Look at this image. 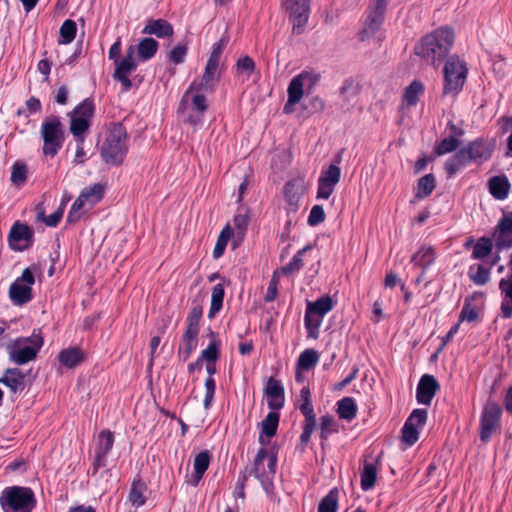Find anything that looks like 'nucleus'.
I'll return each instance as SVG.
<instances>
[{
    "label": "nucleus",
    "instance_id": "nucleus-1",
    "mask_svg": "<svg viewBox=\"0 0 512 512\" xmlns=\"http://www.w3.org/2000/svg\"><path fill=\"white\" fill-rule=\"evenodd\" d=\"M455 35L452 28L443 26L424 35L414 47V53L426 63L438 67L454 44Z\"/></svg>",
    "mask_w": 512,
    "mask_h": 512
},
{
    "label": "nucleus",
    "instance_id": "nucleus-2",
    "mask_svg": "<svg viewBox=\"0 0 512 512\" xmlns=\"http://www.w3.org/2000/svg\"><path fill=\"white\" fill-rule=\"evenodd\" d=\"M494 151V143L482 137L476 138L468 142L464 147L460 148L456 153L449 157L444 169L449 178L455 176L468 163H483L488 161Z\"/></svg>",
    "mask_w": 512,
    "mask_h": 512
},
{
    "label": "nucleus",
    "instance_id": "nucleus-3",
    "mask_svg": "<svg viewBox=\"0 0 512 512\" xmlns=\"http://www.w3.org/2000/svg\"><path fill=\"white\" fill-rule=\"evenodd\" d=\"M43 345L44 338L42 334L34 330L28 337L20 336L12 339L6 344L5 349L8 353L9 361L22 366L34 361Z\"/></svg>",
    "mask_w": 512,
    "mask_h": 512
},
{
    "label": "nucleus",
    "instance_id": "nucleus-4",
    "mask_svg": "<svg viewBox=\"0 0 512 512\" xmlns=\"http://www.w3.org/2000/svg\"><path fill=\"white\" fill-rule=\"evenodd\" d=\"M468 76V66L464 59L452 54L445 59L443 67L442 94L457 96L463 89Z\"/></svg>",
    "mask_w": 512,
    "mask_h": 512
},
{
    "label": "nucleus",
    "instance_id": "nucleus-5",
    "mask_svg": "<svg viewBox=\"0 0 512 512\" xmlns=\"http://www.w3.org/2000/svg\"><path fill=\"white\" fill-rule=\"evenodd\" d=\"M126 139L127 131L124 125L122 123L114 124L100 149L105 163L113 166L122 164L128 151Z\"/></svg>",
    "mask_w": 512,
    "mask_h": 512
},
{
    "label": "nucleus",
    "instance_id": "nucleus-6",
    "mask_svg": "<svg viewBox=\"0 0 512 512\" xmlns=\"http://www.w3.org/2000/svg\"><path fill=\"white\" fill-rule=\"evenodd\" d=\"M276 465V453L268 452L266 448L261 447L249 470V475H253L260 482L266 494H270L274 488L273 479L276 474Z\"/></svg>",
    "mask_w": 512,
    "mask_h": 512
},
{
    "label": "nucleus",
    "instance_id": "nucleus-7",
    "mask_svg": "<svg viewBox=\"0 0 512 512\" xmlns=\"http://www.w3.org/2000/svg\"><path fill=\"white\" fill-rule=\"evenodd\" d=\"M0 504L4 512H31L36 499L31 488L13 486L3 490Z\"/></svg>",
    "mask_w": 512,
    "mask_h": 512
},
{
    "label": "nucleus",
    "instance_id": "nucleus-8",
    "mask_svg": "<svg viewBox=\"0 0 512 512\" xmlns=\"http://www.w3.org/2000/svg\"><path fill=\"white\" fill-rule=\"evenodd\" d=\"M42 151L45 156L54 157L65 141L64 126L58 116H49L41 124Z\"/></svg>",
    "mask_w": 512,
    "mask_h": 512
},
{
    "label": "nucleus",
    "instance_id": "nucleus-9",
    "mask_svg": "<svg viewBox=\"0 0 512 512\" xmlns=\"http://www.w3.org/2000/svg\"><path fill=\"white\" fill-rule=\"evenodd\" d=\"M320 76L313 71H302L298 75L294 76L287 89L288 99L283 107L285 114H291L294 111V105L297 104L303 97L304 89L308 92L319 81Z\"/></svg>",
    "mask_w": 512,
    "mask_h": 512
},
{
    "label": "nucleus",
    "instance_id": "nucleus-10",
    "mask_svg": "<svg viewBox=\"0 0 512 512\" xmlns=\"http://www.w3.org/2000/svg\"><path fill=\"white\" fill-rule=\"evenodd\" d=\"M502 408L492 400L484 405L479 419V438L482 443H488L493 434L501 428Z\"/></svg>",
    "mask_w": 512,
    "mask_h": 512
},
{
    "label": "nucleus",
    "instance_id": "nucleus-11",
    "mask_svg": "<svg viewBox=\"0 0 512 512\" xmlns=\"http://www.w3.org/2000/svg\"><path fill=\"white\" fill-rule=\"evenodd\" d=\"M283 2L286 10L289 12V20L292 23V33L301 35L309 19V0H283Z\"/></svg>",
    "mask_w": 512,
    "mask_h": 512
},
{
    "label": "nucleus",
    "instance_id": "nucleus-12",
    "mask_svg": "<svg viewBox=\"0 0 512 512\" xmlns=\"http://www.w3.org/2000/svg\"><path fill=\"white\" fill-rule=\"evenodd\" d=\"M218 68V63L207 60L201 82L196 83L194 81L189 85L188 89L183 94L181 101L179 103V111L185 108V105L191 93L200 92L202 90L208 91L213 89L214 85L219 81L220 78L218 74Z\"/></svg>",
    "mask_w": 512,
    "mask_h": 512
},
{
    "label": "nucleus",
    "instance_id": "nucleus-13",
    "mask_svg": "<svg viewBox=\"0 0 512 512\" xmlns=\"http://www.w3.org/2000/svg\"><path fill=\"white\" fill-rule=\"evenodd\" d=\"M34 230L20 221H16L8 234V244L13 251H23L33 245Z\"/></svg>",
    "mask_w": 512,
    "mask_h": 512
},
{
    "label": "nucleus",
    "instance_id": "nucleus-14",
    "mask_svg": "<svg viewBox=\"0 0 512 512\" xmlns=\"http://www.w3.org/2000/svg\"><path fill=\"white\" fill-rule=\"evenodd\" d=\"M387 8L368 4L366 9V19L362 30L359 32V40L365 41L374 36L381 28L385 20V13Z\"/></svg>",
    "mask_w": 512,
    "mask_h": 512
},
{
    "label": "nucleus",
    "instance_id": "nucleus-15",
    "mask_svg": "<svg viewBox=\"0 0 512 512\" xmlns=\"http://www.w3.org/2000/svg\"><path fill=\"white\" fill-rule=\"evenodd\" d=\"M492 237L498 252L512 248V212L503 214L494 228Z\"/></svg>",
    "mask_w": 512,
    "mask_h": 512
},
{
    "label": "nucleus",
    "instance_id": "nucleus-16",
    "mask_svg": "<svg viewBox=\"0 0 512 512\" xmlns=\"http://www.w3.org/2000/svg\"><path fill=\"white\" fill-rule=\"evenodd\" d=\"M114 434L110 430H102L97 437L94 450V473L107 465V456L114 445Z\"/></svg>",
    "mask_w": 512,
    "mask_h": 512
},
{
    "label": "nucleus",
    "instance_id": "nucleus-17",
    "mask_svg": "<svg viewBox=\"0 0 512 512\" xmlns=\"http://www.w3.org/2000/svg\"><path fill=\"white\" fill-rule=\"evenodd\" d=\"M440 390V384L433 375L424 374L416 387L418 404L430 406L434 396Z\"/></svg>",
    "mask_w": 512,
    "mask_h": 512
},
{
    "label": "nucleus",
    "instance_id": "nucleus-18",
    "mask_svg": "<svg viewBox=\"0 0 512 512\" xmlns=\"http://www.w3.org/2000/svg\"><path fill=\"white\" fill-rule=\"evenodd\" d=\"M264 395L266 396L267 405L270 410L279 411L285 404V390L282 382L274 377L268 378Z\"/></svg>",
    "mask_w": 512,
    "mask_h": 512
},
{
    "label": "nucleus",
    "instance_id": "nucleus-19",
    "mask_svg": "<svg viewBox=\"0 0 512 512\" xmlns=\"http://www.w3.org/2000/svg\"><path fill=\"white\" fill-rule=\"evenodd\" d=\"M189 101L192 112L188 115L186 122L192 126L202 124L204 120V114L208 109L206 97L199 92H193L189 95L187 102ZM187 105L188 103H186L185 108L181 111L178 110V113H184L187 109Z\"/></svg>",
    "mask_w": 512,
    "mask_h": 512
},
{
    "label": "nucleus",
    "instance_id": "nucleus-20",
    "mask_svg": "<svg viewBox=\"0 0 512 512\" xmlns=\"http://www.w3.org/2000/svg\"><path fill=\"white\" fill-rule=\"evenodd\" d=\"M304 188L302 180L292 179L284 186V198L287 203L286 210L288 213H295L299 208V201L303 195Z\"/></svg>",
    "mask_w": 512,
    "mask_h": 512
},
{
    "label": "nucleus",
    "instance_id": "nucleus-21",
    "mask_svg": "<svg viewBox=\"0 0 512 512\" xmlns=\"http://www.w3.org/2000/svg\"><path fill=\"white\" fill-rule=\"evenodd\" d=\"M133 48L134 55L139 62H147L152 59L158 51L159 43L151 37L142 38L138 44L130 45Z\"/></svg>",
    "mask_w": 512,
    "mask_h": 512
},
{
    "label": "nucleus",
    "instance_id": "nucleus-22",
    "mask_svg": "<svg viewBox=\"0 0 512 512\" xmlns=\"http://www.w3.org/2000/svg\"><path fill=\"white\" fill-rule=\"evenodd\" d=\"M437 253L433 246L421 245L419 249L411 256L410 262L420 267L424 271H427L435 262Z\"/></svg>",
    "mask_w": 512,
    "mask_h": 512
},
{
    "label": "nucleus",
    "instance_id": "nucleus-23",
    "mask_svg": "<svg viewBox=\"0 0 512 512\" xmlns=\"http://www.w3.org/2000/svg\"><path fill=\"white\" fill-rule=\"evenodd\" d=\"M25 377L26 375L19 368H8L0 377V384L5 385L11 392L16 393L17 391L24 390Z\"/></svg>",
    "mask_w": 512,
    "mask_h": 512
},
{
    "label": "nucleus",
    "instance_id": "nucleus-24",
    "mask_svg": "<svg viewBox=\"0 0 512 512\" xmlns=\"http://www.w3.org/2000/svg\"><path fill=\"white\" fill-rule=\"evenodd\" d=\"M85 358L84 351L76 346L62 349L57 356L59 363L68 369L76 368L85 361Z\"/></svg>",
    "mask_w": 512,
    "mask_h": 512
},
{
    "label": "nucleus",
    "instance_id": "nucleus-25",
    "mask_svg": "<svg viewBox=\"0 0 512 512\" xmlns=\"http://www.w3.org/2000/svg\"><path fill=\"white\" fill-rule=\"evenodd\" d=\"M499 289L503 296L501 303V316L504 319L512 317V273L499 281Z\"/></svg>",
    "mask_w": 512,
    "mask_h": 512
},
{
    "label": "nucleus",
    "instance_id": "nucleus-26",
    "mask_svg": "<svg viewBox=\"0 0 512 512\" xmlns=\"http://www.w3.org/2000/svg\"><path fill=\"white\" fill-rule=\"evenodd\" d=\"M211 460L212 454L208 450H203L195 456L193 462L194 474L193 479L191 481L192 486H197L199 482L202 480L205 472L207 471L210 465Z\"/></svg>",
    "mask_w": 512,
    "mask_h": 512
},
{
    "label": "nucleus",
    "instance_id": "nucleus-27",
    "mask_svg": "<svg viewBox=\"0 0 512 512\" xmlns=\"http://www.w3.org/2000/svg\"><path fill=\"white\" fill-rule=\"evenodd\" d=\"M143 34L155 35L158 38L170 37L174 33L173 26L165 19L149 20L142 30Z\"/></svg>",
    "mask_w": 512,
    "mask_h": 512
},
{
    "label": "nucleus",
    "instance_id": "nucleus-28",
    "mask_svg": "<svg viewBox=\"0 0 512 512\" xmlns=\"http://www.w3.org/2000/svg\"><path fill=\"white\" fill-rule=\"evenodd\" d=\"M139 61L137 60L136 56L134 55L133 48H127L125 55L120 58L116 59L115 64V70L113 75H120V74H126L130 75L132 72H134L138 67Z\"/></svg>",
    "mask_w": 512,
    "mask_h": 512
},
{
    "label": "nucleus",
    "instance_id": "nucleus-29",
    "mask_svg": "<svg viewBox=\"0 0 512 512\" xmlns=\"http://www.w3.org/2000/svg\"><path fill=\"white\" fill-rule=\"evenodd\" d=\"M9 297L15 305H23L32 299V287L15 280L9 288Z\"/></svg>",
    "mask_w": 512,
    "mask_h": 512
},
{
    "label": "nucleus",
    "instance_id": "nucleus-30",
    "mask_svg": "<svg viewBox=\"0 0 512 512\" xmlns=\"http://www.w3.org/2000/svg\"><path fill=\"white\" fill-rule=\"evenodd\" d=\"M197 333L185 331L178 347L177 356L180 361H187L198 345Z\"/></svg>",
    "mask_w": 512,
    "mask_h": 512
},
{
    "label": "nucleus",
    "instance_id": "nucleus-31",
    "mask_svg": "<svg viewBox=\"0 0 512 512\" xmlns=\"http://www.w3.org/2000/svg\"><path fill=\"white\" fill-rule=\"evenodd\" d=\"M489 192L497 200H504L508 197L510 182L506 176H493L488 181Z\"/></svg>",
    "mask_w": 512,
    "mask_h": 512
},
{
    "label": "nucleus",
    "instance_id": "nucleus-32",
    "mask_svg": "<svg viewBox=\"0 0 512 512\" xmlns=\"http://www.w3.org/2000/svg\"><path fill=\"white\" fill-rule=\"evenodd\" d=\"M280 414L278 411L271 410L261 422V434L259 442L264 445L265 441L263 436L271 438L276 435L279 425Z\"/></svg>",
    "mask_w": 512,
    "mask_h": 512
},
{
    "label": "nucleus",
    "instance_id": "nucleus-33",
    "mask_svg": "<svg viewBox=\"0 0 512 512\" xmlns=\"http://www.w3.org/2000/svg\"><path fill=\"white\" fill-rule=\"evenodd\" d=\"M206 371L208 373V377L205 380V397L203 401V406L205 409H209L213 403L215 390H216V382L213 378V375L217 372L215 362H207Z\"/></svg>",
    "mask_w": 512,
    "mask_h": 512
},
{
    "label": "nucleus",
    "instance_id": "nucleus-34",
    "mask_svg": "<svg viewBox=\"0 0 512 512\" xmlns=\"http://www.w3.org/2000/svg\"><path fill=\"white\" fill-rule=\"evenodd\" d=\"M337 409L336 412L340 419L346 420L347 422L352 421L358 411L357 404L352 397H344L337 401L336 403Z\"/></svg>",
    "mask_w": 512,
    "mask_h": 512
},
{
    "label": "nucleus",
    "instance_id": "nucleus-35",
    "mask_svg": "<svg viewBox=\"0 0 512 512\" xmlns=\"http://www.w3.org/2000/svg\"><path fill=\"white\" fill-rule=\"evenodd\" d=\"M469 279L478 286L486 285L491 278V269L484 264H473L468 269Z\"/></svg>",
    "mask_w": 512,
    "mask_h": 512
},
{
    "label": "nucleus",
    "instance_id": "nucleus-36",
    "mask_svg": "<svg viewBox=\"0 0 512 512\" xmlns=\"http://www.w3.org/2000/svg\"><path fill=\"white\" fill-rule=\"evenodd\" d=\"M334 307L330 296H322L316 301H307L306 310L324 318Z\"/></svg>",
    "mask_w": 512,
    "mask_h": 512
},
{
    "label": "nucleus",
    "instance_id": "nucleus-37",
    "mask_svg": "<svg viewBox=\"0 0 512 512\" xmlns=\"http://www.w3.org/2000/svg\"><path fill=\"white\" fill-rule=\"evenodd\" d=\"M493 239L483 236L479 238L473 245L471 258L475 260H482L489 256L493 250Z\"/></svg>",
    "mask_w": 512,
    "mask_h": 512
},
{
    "label": "nucleus",
    "instance_id": "nucleus-38",
    "mask_svg": "<svg viewBox=\"0 0 512 512\" xmlns=\"http://www.w3.org/2000/svg\"><path fill=\"white\" fill-rule=\"evenodd\" d=\"M95 114V104L92 98H85L80 102L68 115H75L77 118H82L92 123V118Z\"/></svg>",
    "mask_w": 512,
    "mask_h": 512
},
{
    "label": "nucleus",
    "instance_id": "nucleus-39",
    "mask_svg": "<svg viewBox=\"0 0 512 512\" xmlns=\"http://www.w3.org/2000/svg\"><path fill=\"white\" fill-rule=\"evenodd\" d=\"M224 296H225L224 285L222 283L216 284L212 288V293H211V304H210V309L208 312V317L210 319L214 318L215 315L222 309Z\"/></svg>",
    "mask_w": 512,
    "mask_h": 512
},
{
    "label": "nucleus",
    "instance_id": "nucleus-40",
    "mask_svg": "<svg viewBox=\"0 0 512 512\" xmlns=\"http://www.w3.org/2000/svg\"><path fill=\"white\" fill-rule=\"evenodd\" d=\"M70 117V132L72 133L76 142H84L85 134L89 130L91 123L82 118H77L75 115Z\"/></svg>",
    "mask_w": 512,
    "mask_h": 512
},
{
    "label": "nucleus",
    "instance_id": "nucleus-41",
    "mask_svg": "<svg viewBox=\"0 0 512 512\" xmlns=\"http://www.w3.org/2000/svg\"><path fill=\"white\" fill-rule=\"evenodd\" d=\"M436 187V178L432 173L422 176L417 183L415 197L424 199L428 197Z\"/></svg>",
    "mask_w": 512,
    "mask_h": 512
},
{
    "label": "nucleus",
    "instance_id": "nucleus-42",
    "mask_svg": "<svg viewBox=\"0 0 512 512\" xmlns=\"http://www.w3.org/2000/svg\"><path fill=\"white\" fill-rule=\"evenodd\" d=\"M377 479V467L374 463L366 462L361 472V489L368 491L375 486Z\"/></svg>",
    "mask_w": 512,
    "mask_h": 512
},
{
    "label": "nucleus",
    "instance_id": "nucleus-43",
    "mask_svg": "<svg viewBox=\"0 0 512 512\" xmlns=\"http://www.w3.org/2000/svg\"><path fill=\"white\" fill-rule=\"evenodd\" d=\"M460 145L461 140L446 136L435 145L433 153L435 156H443L452 152L456 153Z\"/></svg>",
    "mask_w": 512,
    "mask_h": 512
},
{
    "label": "nucleus",
    "instance_id": "nucleus-44",
    "mask_svg": "<svg viewBox=\"0 0 512 512\" xmlns=\"http://www.w3.org/2000/svg\"><path fill=\"white\" fill-rule=\"evenodd\" d=\"M104 193V185L101 183H95L93 185L85 187L80 194L82 195V198H84L87 201V203L95 205L103 199Z\"/></svg>",
    "mask_w": 512,
    "mask_h": 512
},
{
    "label": "nucleus",
    "instance_id": "nucleus-45",
    "mask_svg": "<svg viewBox=\"0 0 512 512\" xmlns=\"http://www.w3.org/2000/svg\"><path fill=\"white\" fill-rule=\"evenodd\" d=\"M312 249L311 244H307L305 247L297 251L292 259L285 266L281 267V271L285 275L292 274L299 271L303 267V257L305 253Z\"/></svg>",
    "mask_w": 512,
    "mask_h": 512
},
{
    "label": "nucleus",
    "instance_id": "nucleus-46",
    "mask_svg": "<svg viewBox=\"0 0 512 512\" xmlns=\"http://www.w3.org/2000/svg\"><path fill=\"white\" fill-rule=\"evenodd\" d=\"M339 491L332 488L319 502L317 512H337Z\"/></svg>",
    "mask_w": 512,
    "mask_h": 512
},
{
    "label": "nucleus",
    "instance_id": "nucleus-47",
    "mask_svg": "<svg viewBox=\"0 0 512 512\" xmlns=\"http://www.w3.org/2000/svg\"><path fill=\"white\" fill-rule=\"evenodd\" d=\"M323 317L318 316L313 313H309V311L305 310L304 315V326L307 331V336L309 338H318L319 336V328L322 324Z\"/></svg>",
    "mask_w": 512,
    "mask_h": 512
},
{
    "label": "nucleus",
    "instance_id": "nucleus-48",
    "mask_svg": "<svg viewBox=\"0 0 512 512\" xmlns=\"http://www.w3.org/2000/svg\"><path fill=\"white\" fill-rule=\"evenodd\" d=\"M77 25L71 19L65 20L59 31L58 43L62 45L70 44L76 37Z\"/></svg>",
    "mask_w": 512,
    "mask_h": 512
},
{
    "label": "nucleus",
    "instance_id": "nucleus-49",
    "mask_svg": "<svg viewBox=\"0 0 512 512\" xmlns=\"http://www.w3.org/2000/svg\"><path fill=\"white\" fill-rule=\"evenodd\" d=\"M339 425L334 419V417L330 414L323 415L320 418V438L321 440H328V438L334 434L338 433Z\"/></svg>",
    "mask_w": 512,
    "mask_h": 512
},
{
    "label": "nucleus",
    "instance_id": "nucleus-50",
    "mask_svg": "<svg viewBox=\"0 0 512 512\" xmlns=\"http://www.w3.org/2000/svg\"><path fill=\"white\" fill-rule=\"evenodd\" d=\"M193 307L187 317V327L185 331L199 334V323L203 315V307L200 303L193 301Z\"/></svg>",
    "mask_w": 512,
    "mask_h": 512
},
{
    "label": "nucleus",
    "instance_id": "nucleus-51",
    "mask_svg": "<svg viewBox=\"0 0 512 512\" xmlns=\"http://www.w3.org/2000/svg\"><path fill=\"white\" fill-rule=\"evenodd\" d=\"M233 231L229 224H227L218 235L214 250H213V258H220L227 247L228 241L231 238Z\"/></svg>",
    "mask_w": 512,
    "mask_h": 512
},
{
    "label": "nucleus",
    "instance_id": "nucleus-52",
    "mask_svg": "<svg viewBox=\"0 0 512 512\" xmlns=\"http://www.w3.org/2000/svg\"><path fill=\"white\" fill-rule=\"evenodd\" d=\"M423 92V84L415 80L405 88L403 98L408 106H415L418 102L419 95Z\"/></svg>",
    "mask_w": 512,
    "mask_h": 512
},
{
    "label": "nucleus",
    "instance_id": "nucleus-53",
    "mask_svg": "<svg viewBox=\"0 0 512 512\" xmlns=\"http://www.w3.org/2000/svg\"><path fill=\"white\" fill-rule=\"evenodd\" d=\"M144 489L145 486L141 480L133 481L128 498L131 504L136 508L144 505L146 502V498L143 495Z\"/></svg>",
    "mask_w": 512,
    "mask_h": 512
},
{
    "label": "nucleus",
    "instance_id": "nucleus-54",
    "mask_svg": "<svg viewBox=\"0 0 512 512\" xmlns=\"http://www.w3.org/2000/svg\"><path fill=\"white\" fill-rule=\"evenodd\" d=\"M319 355L314 349L304 350L297 361V366L305 371L312 369L318 362Z\"/></svg>",
    "mask_w": 512,
    "mask_h": 512
},
{
    "label": "nucleus",
    "instance_id": "nucleus-55",
    "mask_svg": "<svg viewBox=\"0 0 512 512\" xmlns=\"http://www.w3.org/2000/svg\"><path fill=\"white\" fill-rule=\"evenodd\" d=\"M27 165L22 161H16L12 166L10 180L16 186H22L27 180Z\"/></svg>",
    "mask_w": 512,
    "mask_h": 512
},
{
    "label": "nucleus",
    "instance_id": "nucleus-56",
    "mask_svg": "<svg viewBox=\"0 0 512 512\" xmlns=\"http://www.w3.org/2000/svg\"><path fill=\"white\" fill-rule=\"evenodd\" d=\"M220 355V342L212 340L208 346L201 352L200 360L203 362H216Z\"/></svg>",
    "mask_w": 512,
    "mask_h": 512
},
{
    "label": "nucleus",
    "instance_id": "nucleus-57",
    "mask_svg": "<svg viewBox=\"0 0 512 512\" xmlns=\"http://www.w3.org/2000/svg\"><path fill=\"white\" fill-rule=\"evenodd\" d=\"M402 441L408 446L414 445L419 439V428L405 421L402 427Z\"/></svg>",
    "mask_w": 512,
    "mask_h": 512
},
{
    "label": "nucleus",
    "instance_id": "nucleus-58",
    "mask_svg": "<svg viewBox=\"0 0 512 512\" xmlns=\"http://www.w3.org/2000/svg\"><path fill=\"white\" fill-rule=\"evenodd\" d=\"M340 177H341L340 167L337 166V164H331V165H329L327 170L322 172V174L318 180L325 182V183H330V184H333L336 186L338 184V182L340 181Z\"/></svg>",
    "mask_w": 512,
    "mask_h": 512
},
{
    "label": "nucleus",
    "instance_id": "nucleus-59",
    "mask_svg": "<svg viewBox=\"0 0 512 512\" xmlns=\"http://www.w3.org/2000/svg\"><path fill=\"white\" fill-rule=\"evenodd\" d=\"M299 401H300L299 410H300V412L302 414H312V413H315L313 405H312L311 392H310L309 387L304 386L300 390V399H299Z\"/></svg>",
    "mask_w": 512,
    "mask_h": 512
},
{
    "label": "nucleus",
    "instance_id": "nucleus-60",
    "mask_svg": "<svg viewBox=\"0 0 512 512\" xmlns=\"http://www.w3.org/2000/svg\"><path fill=\"white\" fill-rule=\"evenodd\" d=\"M187 52L188 48L185 44H178L168 52L167 58L173 64L179 65L185 61Z\"/></svg>",
    "mask_w": 512,
    "mask_h": 512
},
{
    "label": "nucleus",
    "instance_id": "nucleus-61",
    "mask_svg": "<svg viewBox=\"0 0 512 512\" xmlns=\"http://www.w3.org/2000/svg\"><path fill=\"white\" fill-rule=\"evenodd\" d=\"M477 318V308L471 305L469 298H466L462 310L460 312L459 320L472 322L475 321Z\"/></svg>",
    "mask_w": 512,
    "mask_h": 512
},
{
    "label": "nucleus",
    "instance_id": "nucleus-62",
    "mask_svg": "<svg viewBox=\"0 0 512 512\" xmlns=\"http://www.w3.org/2000/svg\"><path fill=\"white\" fill-rule=\"evenodd\" d=\"M427 417L428 413L425 409H414L407 418L406 422L413 424L418 428H422L426 424Z\"/></svg>",
    "mask_w": 512,
    "mask_h": 512
},
{
    "label": "nucleus",
    "instance_id": "nucleus-63",
    "mask_svg": "<svg viewBox=\"0 0 512 512\" xmlns=\"http://www.w3.org/2000/svg\"><path fill=\"white\" fill-rule=\"evenodd\" d=\"M236 67L238 72H245L249 77L255 70V62L250 56L245 55L237 60Z\"/></svg>",
    "mask_w": 512,
    "mask_h": 512
},
{
    "label": "nucleus",
    "instance_id": "nucleus-64",
    "mask_svg": "<svg viewBox=\"0 0 512 512\" xmlns=\"http://www.w3.org/2000/svg\"><path fill=\"white\" fill-rule=\"evenodd\" d=\"M325 220V212L321 205H314L308 216V224L310 226H317Z\"/></svg>",
    "mask_w": 512,
    "mask_h": 512
}]
</instances>
